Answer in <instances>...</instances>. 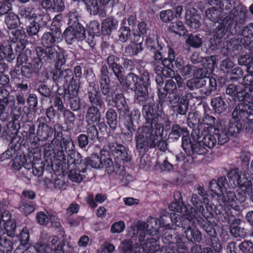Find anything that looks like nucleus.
<instances>
[{
    "instance_id": "nucleus-11",
    "label": "nucleus",
    "mask_w": 253,
    "mask_h": 253,
    "mask_svg": "<svg viewBox=\"0 0 253 253\" xmlns=\"http://www.w3.org/2000/svg\"><path fill=\"white\" fill-rule=\"evenodd\" d=\"M153 52L154 53V65L155 68L157 66H162L161 67L163 68L173 67L172 62L175 59V54L172 48H169L167 57L166 54L164 51L163 47L161 45H158V48Z\"/></svg>"
},
{
    "instance_id": "nucleus-4",
    "label": "nucleus",
    "mask_w": 253,
    "mask_h": 253,
    "mask_svg": "<svg viewBox=\"0 0 253 253\" xmlns=\"http://www.w3.org/2000/svg\"><path fill=\"white\" fill-rule=\"evenodd\" d=\"M160 221L157 218L149 216L146 222H140L130 226L128 232V236L135 241L142 242L147 234L155 235L160 227Z\"/></svg>"
},
{
    "instance_id": "nucleus-9",
    "label": "nucleus",
    "mask_w": 253,
    "mask_h": 253,
    "mask_svg": "<svg viewBox=\"0 0 253 253\" xmlns=\"http://www.w3.org/2000/svg\"><path fill=\"white\" fill-rule=\"evenodd\" d=\"M121 84L134 91L135 102L143 104L146 101L148 92L145 87L141 86L137 75L133 73H128L124 79L123 84Z\"/></svg>"
},
{
    "instance_id": "nucleus-52",
    "label": "nucleus",
    "mask_w": 253,
    "mask_h": 253,
    "mask_svg": "<svg viewBox=\"0 0 253 253\" xmlns=\"http://www.w3.org/2000/svg\"><path fill=\"white\" fill-rule=\"evenodd\" d=\"M86 132V135L90 140L94 142L98 139V132L94 124H87Z\"/></svg>"
},
{
    "instance_id": "nucleus-32",
    "label": "nucleus",
    "mask_w": 253,
    "mask_h": 253,
    "mask_svg": "<svg viewBox=\"0 0 253 253\" xmlns=\"http://www.w3.org/2000/svg\"><path fill=\"white\" fill-rule=\"evenodd\" d=\"M195 11L196 9L194 8H191L186 11L185 14V21L187 25L193 29H197L201 25L199 17L194 15Z\"/></svg>"
},
{
    "instance_id": "nucleus-18",
    "label": "nucleus",
    "mask_w": 253,
    "mask_h": 253,
    "mask_svg": "<svg viewBox=\"0 0 253 253\" xmlns=\"http://www.w3.org/2000/svg\"><path fill=\"white\" fill-rule=\"evenodd\" d=\"M239 194V192L238 194V198H237L233 191H228L227 189L222 192L218 198L225 206L238 211L239 210V204L245 201H241L242 196Z\"/></svg>"
},
{
    "instance_id": "nucleus-26",
    "label": "nucleus",
    "mask_w": 253,
    "mask_h": 253,
    "mask_svg": "<svg viewBox=\"0 0 253 253\" xmlns=\"http://www.w3.org/2000/svg\"><path fill=\"white\" fill-rule=\"evenodd\" d=\"M140 247L137 253H156L160 250V246L157 240L152 237L148 238L143 245H140Z\"/></svg>"
},
{
    "instance_id": "nucleus-2",
    "label": "nucleus",
    "mask_w": 253,
    "mask_h": 253,
    "mask_svg": "<svg viewBox=\"0 0 253 253\" xmlns=\"http://www.w3.org/2000/svg\"><path fill=\"white\" fill-rule=\"evenodd\" d=\"M51 32L44 33L41 38V43L45 48L38 46L36 49L38 57L46 63L54 62L58 56V51L54 47L55 43L61 35V31L58 27H50Z\"/></svg>"
},
{
    "instance_id": "nucleus-35",
    "label": "nucleus",
    "mask_w": 253,
    "mask_h": 253,
    "mask_svg": "<svg viewBox=\"0 0 253 253\" xmlns=\"http://www.w3.org/2000/svg\"><path fill=\"white\" fill-rule=\"evenodd\" d=\"M83 167L86 169V167L90 166L91 167L100 169L103 168L102 157H99L96 155H92L91 157L84 160Z\"/></svg>"
},
{
    "instance_id": "nucleus-37",
    "label": "nucleus",
    "mask_w": 253,
    "mask_h": 253,
    "mask_svg": "<svg viewBox=\"0 0 253 253\" xmlns=\"http://www.w3.org/2000/svg\"><path fill=\"white\" fill-rule=\"evenodd\" d=\"M213 110L217 114L224 112L227 108V105L221 96L212 98L211 101Z\"/></svg>"
},
{
    "instance_id": "nucleus-58",
    "label": "nucleus",
    "mask_w": 253,
    "mask_h": 253,
    "mask_svg": "<svg viewBox=\"0 0 253 253\" xmlns=\"http://www.w3.org/2000/svg\"><path fill=\"white\" fill-rule=\"evenodd\" d=\"M245 42L244 38L231 39L229 41V43H231L230 46H232V48L234 51L241 50Z\"/></svg>"
},
{
    "instance_id": "nucleus-24",
    "label": "nucleus",
    "mask_w": 253,
    "mask_h": 253,
    "mask_svg": "<svg viewBox=\"0 0 253 253\" xmlns=\"http://www.w3.org/2000/svg\"><path fill=\"white\" fill-rule=\"evenodd\" d=\"M68 166V169L69 170V178L73 182L79 183L81 182L83 180V177L82 175L77 171L76 169H78L80 172H84L85 168L82 166L80 167L82 164V162L80 164H77L76 163H67Z\"/></svg>"
},
{
    "instance_id": "nucleus-45",
    "label": "nucleus",
    "mask_w": 253,
    "mask_h": 253,
    "mask_svg": "<svg viewBox=\"0 0 253 253\" xmlns=\"http://www.w3.org/2000/svg\"><path fill=\"white\" fill-rule=\"evenodd\" d=\"M188 133V131L186 128L181 127L179 125L175 124L172 126L169 136L170 138L177 140L181 135Z\"/></svg>"
},
{
    "instance_id": "nucleus-30",
    "label": "nucleus",
    "mask_w": 253,
    "mask_h": 253,
    "mask_svg": "<svg viewBox=\"0 0 253 253\" xmlns=\"http://www.w3.org/2000/svg\"><path fill=\"white\" fill-rule=\"evenodd\" d=\"M161 66H157L155 68L157 74L156 82L160 86L163 84L164 78H170L174 75V71L171 68H163Z\"/></svg>"
},
{
    "instance_id": "nucleus-14",
    "label": "nucleus",
    "mask_w": 253,
    "mask_h": 253,
    "mask_svg": "<svg viewBox=\"0 0 253 253\" xmlns=\"http://www.w3.org/2000/svg\"><path fill=\"white\" fill-rule=\"evenodd\" d=\"M244 87L242 85L230 84L226 88V94L234 98L235 100L243 101L249 97H253L252 93L253 88L250 90L243 82Z\"/></svg>"
},
{
    "instance_id": "nucleus-12",
    "label": "nucleus",
    "mask_w": 253,
    "mask_h": 253,
    "mask_svg": "<svg viewBox=\"0 0 253 253\" xmlns=\"http://www.w3.org/2000/svg\"><path fill=\"white\" fill-rule=\"evenodd\" d=\"M60 148L61 153H67V159L65 158V164H66V161L67 163H76L80 164L83 161V158L81 155L74 151L75 145L73 141L71 139H66L62 138L60 142Z\"/></svg>"
},
{
    "instance_id": "nucleus-46",
    "label": "nucleus",
    "mask_w": 253,
    "mask_h": 253,
    "mask_svg": "<svg viewBox=\"0 0 253 253\" xmlns=\"http://www.w3.org/2000/svg\"><path fill=\"white\" fill-rule=\"evenodd\" d=\"M202 215H195L196 221L199 223L206 232L210 236H213L214 231L212 228V225L207 220V219H204Z\"/></svg>"
},
{
    "instance_id": "nucleus-51",
    "label": "nucleus",
    "mask_w": 253,
    "mask_h": 253,
    "mask_svg": "<svg viewBox=\"0 0 253 253\" xmlns=\"http://www.w3.org/2000/svg\"><path fill=\"white\" fill-rule=\"evenodd\" d=\"M20 211L25 214H29L35 210L34 205L32 202L22 200L19 207Z\"/></svg>"
},
{
    "instance_id": "nucleus-64",
    "label": "nucleus",
    "mask_w": 253,
    "mask_h": 253,
    "mask_svg": "<svg viewBox=\"0 0 253 253\" xmlns=\"http://www.w3.org/2000/svg\"><path fill=\"white\" fill-rule=\"evenodd\" d=\"M240 250L244 253H253V244L249 241H245L239 244Z\"/></svg>"
},
{
    "instance_id": "nucleus-20",
    "label": "nucleus",
    "mask_w": 253,
    "mask_h": 253,
    "mask_svg": "<svg viewBox=\"0 0 253 253\" xmlns=\"http://www.w3.org/2000/svg\"><path fill=\"white\" fill-rule=\"evenodd\" d=\"M37 123L38 124L37 131L38 140L39 141L46 140L52 135L53 132L52 127L47 125V120L45 117L38 118Z\"/></svg>"
},
{
    "instance_id": "nucleus-39",
    "label": "nucleus",
    "mask_w": 253,
    "mask_h": 253,
    "mask_svg": "<svg viewBox=\"0 0 253 253\" xmlns=\"http://www.w3.org/2000/svg\"><path fill=\"white\" fill-rule=\"evenodd\" d=\"M4 22L8 29H14L20 24L18 16L10 12L5 15Z\"/></svg>"
},
{
    "instance_id": "nucleus-7",
    "label": "nucleus",
    "mask_w": 253,
    "mask_h": 253,
    "mask_svg": "<svg viewBox=\"0 0 253 253\" xmlns=\"http://www.w3.org/2000/svg\"><path fill=\"white\" fill-rule=\"evenodd\" d=\"M253 97L244 100L236 106L232 116L233 121L239 122L249 127V131L253 126Z\"/></svg>"
},
{
    "instance_id": "nucleus-13",
    "label": "nucleus",
    "mask_w": 253,
    "mask_h": 253,
    "mask_svg": "<svg viewBox=\"0 0 253 253\" xmlns=\"http://www.w3.org/2000/svg\"><path fill=\"white\" fill-rule=\"evenodd\" d=\"M239 64L247 66L248 74L243 78L244 84L250 90L253 88V51L241 56L238 59Z\"/></svg>"
},
{
    "instance_id": "nucleus-22",
    "label": "nucleus",
    "mask_w": 253,
    "mask_h": 253,
    "mask_svg": "<svg viewBox=\"0 0 253 253\" xmlns=\"http://www.w3.org/2000/svg\"><path fill=\"white\" fill-rule=\"evenodd\" d=\"M209 187L211 191L219 197L222 192L228 189L229 184L225 176H221L217 180H211Z\"/></svg>"
},
{
    "instance_id": "nucleus-25",
    "label": "nucleus",
    "mask_w": 253,
    "mask_h": 253,
    "mask_svg": "<svg viewBox=\"0 0 253 253\" xmlns=\"http://www.w3.org/2000/svg\"><path fill=\"white\" fill-rule=\"evenodd\" d=\"M59 244V239L54 237L49 239L47 243H38L35 246V249L38 253H52L55 250Z\"/></svg>"
},
{
    "instance_id": "nucleus-55",
    "label": "nucleus",
    "mask_w": 253,
    "mask_h": 253,
    "mask_svg": "<svg viewBox=\"0 0 253 253\" xmlns=\"http://www.w3.org/2000/svg\"><path fill=\"white\" fill-rule=\"evenodd\" d=\"M190 149L193 153L198 155L205 154L208 151L207 148L198 140H196V142L194 143H192Z\"/></svg>"
},
{
    "instance_id": "nucleus-6",
    "label": "nucleus",
    "mask_w": 253,
    "mask_h": 253,
    "mask_svg": "<svg viewBox=\"0 0 253 253\" xmlns=\"http://www.w3.org/2000/svg\"><path fill=\"white\" fill-rule=\"evenodd\" d=\"M188 216L187 219H184L182 221L179 216H175L174 218L171 216L172 225L171 228L174 230L175 228L173 226L182 228L185 237L189 241L200 243L202 240V234L198 229L192 227L196 220L195 215L188 214Z\"/></svg>"
},
{
    "instance_id": "nucleus-63",
    "label": "nucleus",
    "mask_w": 253,
    "mask_h": 253,
    "mask_svg": "<svg viewBox=\"0 0 253 253\" xmlns=\"http://www.w3.org/2000/svg\"><path fill=\"white\" fill-rule=\"evenodd\" d=\"M103 168H105L109 174L114 171V166L112 159L110 157H102Z\"/></svg>"
},
{
    "instance_id": "nucleus-42",
    "label": "nucleus",
    "mask_w": 253,
    "mask_h": 253,
    "mask_svg": "<svg viewBox=\"0 0 253 253\" xmlns=\"http://www.w3.org/2000/svg\"><path fill=\"white\" fill-rule=\"evenodd\" d=\"M12 248V242L0 229V253H11Z\"/></svg>"
},
{
    "instance_id": "nucleus-29",
    "label": "nucleus",
    "mask_w": 253,
    "mask_h": 253,
    "mask_svg": "<svg viewBox=\"0 0 253 253\" xmlns=\"http://www.w3.org/2000/svg\"><path fill=\"white\" fill-rule=\"evenodd\" d=\"M218 6V7L212 6L207 9L205 11V15L207 18L214 23L218 22L225 16L224 13L222 12L220 6Z\"/></svg>"
},
{
    "instance_id": "nucleus-47",
    "label": "nucleus",
    "mask_w": 253,
    "mask_h": 253,
    "mask_svg": "<svg viewBox=\"0 0 253 253\" xmlns=\"http://www.w3.org/2000/svg\"><path fill=\"white\" fill-rule=\"evenodd\" d=\"M169 29L172 32L180 36H183L187 32L183 23L179 21L171 23L169 25Z\"/></svg>"
},
{
    "instance_id": "nucleus-54",
    "label": "nucleus",
    "mask_w": 253,
    "mask_h": 253,
    "mask_svg": "<svg viewBox=\"0 0 253 253\" xmlns=\"http://www.w3.org/2000/svg\"><path fill=\"white\" fill-rule=\"evenodd\" d=\"M119 40L122 42H125L128 40H131L132 35L130 34V29L128 27H121L119 31Z\"/></svg>"
},
{
    "instance_id": "nucleus-60",
    "label": "nucleus",
    "mask_w": 253,
    "mask_h": 253,
    "mask_svg": "<svg viewBox=\"0 0 253 253\" xmlns=\"http://www.w3.org/2000/svg\"><path fill=\"white\" fill-rule=\"evenodd\" d=\"M155 40V36L154 33L149 35V36L146 39L145 44L147 48L150 50H153V51L157 49L158 45H159L158 43H156Z\"/></svg>"
},
{
    "instance_id": "nucleus-31",
    "label": "nucleus",
    "mask_w": 253,
    "mask_h": 253,
    "mask_svg": "<svg viewBox=\"0 0 253 253\" xmlns=\"http://www.w3.org/2000/svg\"><path fill=\"white\" fill-rule=\"evenodd\" d=\"M214 134L217 139V143L218 144L222 145L228 141L230 134L227 131V128L219 126H214Z\"/></svg>"
},
{
    "instance_id": "nucleus-61",
    "label": "nucleus",
    "mask_w": 253,
    "mask_h": 253,
    "mask_svg": "<svg viewBox=\"0 0 253 253\" xmlns=\"http://www.w3.org/2000/svg\"><path fill=\"white\" fill-rule=\"evenodd\" d=\"M189 103H185L184 101L181 100V103L173 108V112L181 115H185L188 110Z\"/></svg>"
},
{
    "instance_id": "nucleus-49",
    "label": "nucleus",
    "mask_w": 253,
    "mask_h": 253,
    "mask_svg": "<svg viewBox=\"0 0 253 253\" xmlns=\"http://www.w3.org/2000/svg\"><path fill=\"white\" fill-rule=\"evenodd\" d=\"M106 118L110 127L115 129L117 125V115L116 111L112 109H108L106 113Z\"/></svg>"
},
{
    "instance_id": "nucleus-62",
    "label": "nucleus",
    "mask_w": 253,
    "mask_h": 253,
    "mask_svg": "<svg viewBox=\"0 0 253 253\" xmlns=\"http://www.w3.org/2000/svg\"><path fill=\"white\" fill-rule=\"evenodd\" d=\"M40 28V24L37 22H31L27 26V32L29 36L37 35Z\"/></svg>"
},
{
    "instance_id": "nucleus-21",
    "label": "nucleus",
    "mask_w": 253,
    "mask_h": 253,
    "mask_svg": "<svg viewBox=\"0 0 253 253\" xmlns=\"http://www.w3.org/2000/svg\"><path fill=\"white\" fill-rule=\"evenodd\" d=\"M192 136L195 140L199 141L206 148L210 149L213 148L217 143V139L214 133H209L206 130L202 132L198 130L197 133L195 131L194 134L192 133Z\"/></svg>"
},
{
    "instance_id": "nucleus-23",
    "label": "nucleus",
    "mask_w": 253,
    "mask_h": 253,
    "mask_svg": "<svg viewBox=\"0 0 253 253\" xmlns=\"http://www.w3.org/2000/svg\"><path fill=\"white\" fill-rule=\"evenodd\" d=\"M8 92L6 89H1L0 91V118H3L8 116L5 112L7 105H14L15 99L13 96H7Z\"/></svg>"
},
{
    "instance_id": "nucleus-43",
    "label": "nucleus",
    "mask_w": 253,
    "mask_h": 253,
    "mask_svg": "<svg viewBox=\"0 0 253 253\" xmlns=\"http://www.w3.org/2000/svg\"><path fill=\"white\" fill-rule=\"evenodd\" d=\"M88 98L91 104V106H94L98 108H101L103 104L99 93L96 90L88 91Z\"/></svg>"
},
{
    "instance_id": "nucleus-27",
    "label": "nucleus",
    "mask_w": 253,
    "mask_h": 253,
    "mask_svg": "<svg viewBox=\"0 0 253 253\" xmlns=\"http://www.w3.org/2000/svg\"><path fill=\"white\" fill-rule=\"evenodd\" d=\"M37 220L41 225H45L50 221L53 226L57 228L61 227L59 219L54 214L46 215L44 212L40 211L37 214Z\"/></svg>"
},
{
    "instance_id": "nucleus-57",
    "label": "nucleus",
    "mask_w": 253,
    "mask_h": 253,
    "mask_svg": "<svg viewBox=\"0 0 253 253\" xmlns=\"http://www.w3.org/2000/svg\"><path fill=\"white\" fill-rule=\"evenodd\" d=\"M181 98L180 93L179 92L169 94L168 99L169 106L171 109L181 103Z\"/></svg>"
},
{
    "instance_id": "nucleus-36",
    "label": "nucleus",
    "mask_w": 253,
    "mask_h": 253,
    "mask_svg": "<svg viewBox=\"0 0 253 253\" xmlns=\"http://www.w3.org/2000/svg\"><path fill=\"white\" fill-rule=\"evenodd\" d=\"M68 18V24L70 27H78V25H82L79 21L81 18L80 9H73L71 10L66 15Z\"/></svg>"
},
{
    "instance_id": "nucleus-53",
    "label": "nucleus",
    "mask_w": 253,
    "mask_h": 253,
    "mask_svg": "<svg viewBox=\"0 0 253 253\" xmlns=\"http://www.w3.org/2000/svg\"><path fill=\"white\" fill-rule=\"evenodd\" d=\"M110 82L109 78L101 79L100 81V90L102 93L108 97L112 96V92H110Z\"/></svg>"
},
{
    "instance_id": "nucleus-17",
    "label": "nucleus",
    "mask_w": 253,
    "mask_h": 253,
    "mask_svg": "<svg viewBox=\"0 0 253 253\" xmlns=\"http://www.w3.org/2000/svg\"><path fill=\"white\" fill-rule=\"evenodd\" d=\"M169 210L171 211L180 213L182 214V216H181L175 213H171L170 215L171 220V216L173 217V218L176 216H179L181 218V221H182L184 219H187V216H188V214H193V215L195 216L196 213L194 208L190 206L187 207L184 205L182 202L179 201H177L176 200L171 203L169 206Z\"/></svg>"
},
{
    "instance_id": "nucleus-34",
    "label": "nucleus",
    "mask_w": 253,
    "mask_h": 253,
    "mask_svg": "<svg viewBox=\"0 0 253 253\" xmlns=\"http://www.w3.org/2000/svg\"><path fill=\"white\" fill-rule=\"evenodd\" d=\"M0 55L2 57V59L3 58H6L8 62L14 60L15 58L11 45L6 42L0 44Z\"/></svg>"
},
{
    "instance_id": "nucleus-38",
    "label": "nucleus",
    "mask_w": 253,
    "mask_h": 253,
    "mask_svg": "<svg viewBox=\"0 0 253 253\" xmlns=\"http://www.w3.org/2000/svg\"><path fill=\"white\" fill-rule=\"evenodd\" d=\"M116 106L121 114L125 115L129 112V108L122 93L117 94L114 100Z\"/></svg>"
},
{
    "instance_id": "nucleus-8",
    "label": "nucleus",
    "mask_w": 253,
    "mask_h": 253,
    "mask_svg": "<svg viewBox=\"0 0 253 253\" xmlns=\"http://www.w3.org/2000/svg\"><path fill=\"white\" fill-rule=\"evenodd\" d=\"M53 80L57 85H66L69 94L76 95L78 94L79 85L74 80L73 73L71 70L55 69L53 72Z\"/></svg>"
},
{
    "instance_id": "nucleus-59",
    "label": "nucleus",
    "mask_w": 253,
    "mask_h": 253,
    "mask_svg": "<svg viewBox=\"0 0 253 253\" xmlns=\"http://www.w3.org/2000/svg\"><path fill=\"white\" fill-rule=\"evenodd\" d=\"M164 88L165 91L169 93V94L178 92L176 84L172 79L168 80L166 82Z\"/></svg>"
},
{
    "instance_id": "nucleus-40",
    "label": "nucleus",
    "mask_w": 253,
    "mask_h": 253,
    "mask_svg": "<svg viewBox=\"0 0 253 253\" xmlns=\"http://www.w3.org/2000/svg\"><path fill=\"white\" fill-rule=\"evenodd\" d=\"M190 201L196 209H195V215L200 214L206 217L205 210L201 198L196 194H193Z\"/></svg>"
},
{
    "instance_id": "nucleus-1",
    "label": "nucleus",
    "mask_w": 253,
    "mask_h": 253,
    "mask_svg": "<svg viewBox=\"0 0 253 253\" xmlns=\"http://www.w3.org/2000/svg\"><path fill=\"white\" fill-rule=\"evenodd\" d=\"M142 113L145 124L138 128L134 138L136 148L139 153L155 148L164 130L163 124L159 123V115L154 112L152 105L148 103L144 105Z\"/></svg>"
},
{
    "instance_id": "nucleus-28",
    "label": "nucleus",
    "mask_w": 253,
    "mask_h": 253,
    "mask_svg": "<svg viewBox=\"0 0 253 253\" xmlns=\"http://www.w3.org/2000/svg\"><path fill=\"white\" fill-rule=\"evenodd\" d=\"M94 106H89L86 111L85 121L87 124H97L101 120V113L99 109Z\"/></svg>"
},
{
    "instance_id": "nucleus-10",
    "label": "nucleus",
    "mask_w": 253,
    "mask_h": 253,
    "mask_svg": "<svg viewBox=\"0 0 253 253\" xmlns=\"http://www.w3.org/2000/svg\"><path fill=\"white\" fill-rule=\"evenodd\" d=\"M208 84L209 87L200 90L201 96L206 97L216 89L217 83L213 78H194L187 81L186 86L191 90L203 88Z\"/></svg>"
},
{
    "instance_id": "nucleus-50",
    "label": "nucleus",
    "mask_w": 253,
    "mask_h": 253,
    "mask_svg": "<svg viewBox=\"0 0 253 253\" xmlns=\"http://www.w3.org/2000/svg\"><path fill=\"white\" fill-rule=\"evenodd\" d=\"M118 25V22L113 17H108L105 19L102 23V28L103 29L106 30L107 32L116 29Z\"/></svg>"
},
{
    "instance_id": "nucleus-16",
    "label": "nucleus",
    "mask_w": 253,
    "mask_h": 253,
    "mask_svg": "<svg viewBox=\"0 0 253 253\" xmlns=\"http://www.w3.org/2000/svg\"><path fill=\"white\" fill-rule=\"evenodd\" d=\"M108 147L117 163H124L130 161L127 151L124 145L117 143H109Z\"/></svg>"
},
{
    "instance_id": "nucleus-3",
    "label": "nucleus",
    "mask_w": 253,
    "mask_h": 253,
    "mask_svg": "<svg viewBox=\"0 0 253 253\" xmlns=\"http://www.w3.org/2000/svg\"><path fill=\"white\" fill-rule=\"evenodd\" d=\"M212 4L219 5L225 15V21H234L236 24H243L247 18L248 10L245 6L235 0H210Z\"/></svg>"
},
{
    "instance_id": "nucleus-5",
    "label": "nucleus",
    "mask_w": 253,
    "mask_h": 253,
    "mask_svg": "<svg viewBox=\"0 0 253 253\" xmlns=\"http://www.w3.org/2000/svg\"><path fill=\"white\" fill-rule=\"evenodd\" d=\"M230 182L228 188H234L238 186L239 195H242L241 201H245L252 193V182L248 179L247 174L242 173L238 169H231L227 174Z\"/></svg>"
},
{
    "instance_id": "nucleus-33",
    "label": "nucleus",
    "mask_w": 253,
    "mask_h": 253,
    "mask_svg": "<svg viewBox=\"0 0 253 253\" xmlns=\"http://www.w3.org/2000/svg\"><path fill=\"white\" fill-rule=\"evenodd\" d=\"M244 128L246 130H249V127L247 126H245L236 121H233V119L232 118L229 122L228 128L227 129L230 135L236 136Z\"/></svg>"
},
{
    "instance_id": "nucleus-56",
    "label": "nucleus",
    "mask_w": 253,
    "mask_h": 253,
    "mask_svg": "<svg viewBox=\"0 0 253 253\" xmlns=\"http://www.w3.org/2000/svg\"><path fill=\"white\" fill-rule=\"evenodd\" d=\"M88 10L91 14H96L99 11V5L97 0H84Z\"/></svg>"
},
{
    "instance_id": "nucleus-48",
    "label": "nucleus",
    "mask_w": 253,
    "mask_h": 253,
    "mask_svg": "<svg viewBox=\"0 0 253 253\" xmlns=\"http://www.w3.org/2000/svg\"><path fill=\"white\" fill-rule=\"evenodd\" d=\"M187 44L193 48L200 47L202 43V38L198 35L190 34L186 40Z\"/></svg>"
},
{
    "instance_id": "nucleus-41",
    "label": "nucleus",
    "mask_w": 253,
    "mask_h": 253,
    "mask_svg": "<svg viewBox=\"0 0 253 253\" xmlns=\"http://www.w3.org/2000/svg\"><path fill=\"white\" fill-rule=\"evenodd\" d=\"M140 246H138L137 243H133L131 239H126L122 242L120 248L123 253H137Z\"/></svg>"
},
{
    "instance_id": "nucleus-44",
    "label": "nucleus",
    "mask_w": 253,
    "mask_h": 253,
    "mask_svg": "<svg viewBox=\"0 0 253 253\" xmlns=\"http://www.w3.org/2000/svg\"><path fill=\"white\" fill-rule=\"evenodd\" d=\"M9 37L13 42H19L20 43H18L17 45V47L21 45L23 46V48L24 47L21 42V41L26 37V33L24 29H17L12 31L9 33Z\"/></svg>"
},
{
    "instance_id": "nucleus-15",
    "label": "nucleus",
    "mask_w": 253,
    "mask_h": 253,
    "mask_svg": "<svg viewBox=\"0 0 253 253\" xmlns=\"http://www.w3.org/2000/svg\"><path fill=\"white\" fill-rule=\"evenodd\" d=\"M85 29L82 25L78 27L68 26L63 34V37L66 42L72 44L76 41H82L85 38Z\"/></svg>"
},
{
    "instance_id": "nucleus-19",
    "label": "nucleus",
    "mask_w": 253,
    "mask_h": 253,
    "mask_svg": "<svg viewBox=\"0 0 253 253\" xmlns=\"http://www.w3.org/2000/svg\"><path fill=\"white\" fill-rule=\"evenodd\" d=\"M241 24H236L234 21L227 20L225 21V18L223 19L222 22L220 23L216 28L214 36L216 39L221 40L224 36H229L236 33V27Z\"/></svg>"
}]
</instances>
